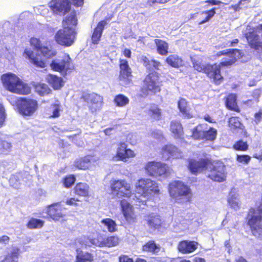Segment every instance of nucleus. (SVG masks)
<instances>
[{"label":"nucleus","instance_id":"1","mask_svg":"<svg viewBox=\"0 0 262 262\" xmlns=\"http://www.w3.org/2000/svg\"><path fill=\"white\" fill-rule=\"evenodd\" d=\"M221 56H225L219 63L203 64L197 60H192V65L194 70L206 74V76L215 85H218L223 82L224 77L222 74V68L229 67L233 65L237 59L241 58L243 52L237 49H228L220 51L214 54L213 57L217 59Z\"/></svg>","mask_w":262,"mask_h":262},{"label":"nucleus","instance_id":"2","mask_svg":"<svg viewBox=\"0 0 262 262\" xmlns=\"http://www.w3.org/2000/svg\"><path fill=\"white\" fill-rule=\"evenodd\" d=\"M1 80L4 88L13 93L28 95L31 92L30 88L16 74L8 72L1 76Z\"/></svg>","mask_w":262,"mask_h":262},{"label":"nucleus","instance_id":"3","mask_svg":"<svg viewBox=\"0 0 262 262\" xmlns=\"http://www.w3.org/2000/svg\"><path fill=\"white\" fill-rule=\"evenodd\" d=\"M162 81L160 74L157 72H149L143 80V85L140 89V96L145 97L149 94L155 95L161 91Z\"/></svg>","mask_w":262,"mask_h":262},{"label":"nucleus","instance_id":"4","mask_svg":"<svg viewBox=\"0 0 262 262\" xmlns=\"http://www.w3.org/2000/svg\"><path fill=\"white\" fill-rule=\"evenodd\" d=\"M168 192L170 197L175 200L185 199L187 202L191 201L192 193L191 189L181 181H174L170 183Z\"/></svg>","mask_w":262,"mask_h":262},{"label":"nucleus","instance_id":"5","mask_svg":"<svg viewBox=\"0 0 262 262\" xmlns=\"http://www.w3.org/2000/svg\"><path fill=\"white\" fill-rule=\"evenodd\" d=\"M136 192L146 198L149 195H159L161 193L159 184L148 178H141L135 184Z\"/></svg>","mask_w":262,"mask_h":262},{"label":"nucleus","instance_id":"6","mask_svg":"<svg viewBox=\"0 0 262 262\" xmlns=\"http://www.w3.org/2000/svg\"><path fill=\"white\" fill-rule=\"evenodd\" d=\"M111 194L116 197L130 198L134 194L130 183L125 179H113L110 182Z\"/></svg>","mask_w":262,"mask_h":262},{"label":"nucleus","instance_id":"7","mask_svg":"<svg viewBox=\"0 0 262 262\" xmlns=\"http://www.w3.org/2000/svg\"><path fill=\"white\" fill-rule=\"evenodd\" d=\"M244 36L251 49L257 53L262 52V24L250 28Z\"/></svg>","mask_w":262,"mask_h":262},{"label":"nucleus","instance_id":"8","mask_svg":"<svg viewBox=\"0 0 262 262\" xmlns=\"http://www.w3.org/2000/svg\"><path fill=\"white\" fill-rule=\"evenodd\" d=\"M209 173L208 178L214 182H223L226 181L227 172L224 163L220 160H210Z\"/></svg>","mask_w":262,"mask_h":262},{"label":"nucleus","instance_id":"9","mask_svg":"<svg viewBox=\"0 0 262 262\" xmlns=\"http://www.w3.org/2000/svg\"><path fill=\"white\" fill-rule=\"evenodd\" d=\"M144 169L148 176L154 178L166 177L169 173L168 166L160 161H148L145 164Z\"/></svg>","mask_w":262,"mask_h":262},{"label":"nucleus","instance_id":"10","mask_svg":"<svg viewBox=\"0 0 262 262\" xmlns=\"http://www.w3.org/2000/svg\"><path fill=\"white\" fill-rule=\"evenodd\" d=\"M77 32L74 28L63 27L56 32L54 38L57 43L65 47H70L73 44Z\"/></svg>","mask_w":262,"mask_h":262},{"label":"nucleus","instance_id":"11","mask_svg":"<svg viewBox=\"0 0 262 262\" xmlns=\"http://www.w3.org/2000/svg\"><path fill=\"white\" fill-rule=\"evenodd\" d=\"M19 112L23 116H31L38 108L37 100L27 98H19L16 101Z\"/></svg>","mask_w":262,"mask_h":262},{"label":"nucleus","instance_id":"12","mask_svg":"<svg viewBox=\"0 0 262 262\" xmlns=\"http://www.w3.org/2000/svg\"><path fill=\"white\" fill-rule=\"evenodd\" d=\"M30 45L47 58H51L56 55V51L51 46L43 45L39 38L32 37L30 39Z\"/></svg>","mask_w":262,"mask_h":262},{"label":"nucleus","instance_id":"13","mask_svg":"<svg viewBox=\"0 0 262 262\" xmlns=\"http://www.w3.org/2000/svg\"><path fill=\"white\" fill-rule=\"evenodd\" d=\"M121 212L125 222L128 225H132L137 222V215L134 208L127 201L122 199L120 202Z\"/></svg>","mask_w":262,"mask_h":262},{"label":"nucleus","instance_id":"14","mask_svg":"<svg viewBox=\"0 0 262 262\" xmlns=\"http://www.w3.org/2000/svg\"><path fill=\"white\" fill-rule=\"evenodd\" d=\"M85 101H89V109L92 113L100 111L103 104V97L96 93L86 94L82 96Z\"/></svg>","mask_w":262,"mask_h":262},{"label":"nucleus","instance_id":"15","mask_svg":"<svg viewBox=\"0 0 262 262\" xmlns=\"http://www.w3.org/2000/svg\"><path fill=\"white\" fill-rule=\"evenodd\" d=\"M119 80L125 84L131 82L133 77L132 70L129 66L128 61L124 59H119Z\"/></svg>","mask_w":262,"mask_h":262},{"label":"nucleus","instance_id":"16","mask_svg":"<svg viewBox=\"0 0 262 262\" xmlns=\"http://www.w3.org/2000/svg\"><path fill=\"white\" fill-rule=\"evenodd\" d=\"M210 159L200 158L198 160L190 159L188 160V168L193 174H197L207 170L211 163Z\"/></svg>","mask_w":262,"mask_h":262},{"label":"nucleus","instance_id":"17","mask_svg":"<svg viewBox=\"0 0 262 262\" xmlns=\"http://www.w3.org/2000/svg\"><path fill=\"white\" fill-rule=\"evenodd\" d=\"M55 14L64 16L71 10L69 0H53L50 6Z\"/></svg>","mask_w":262,"mask_h":262},{"label":"nucleus","instance_id":"18","mask_svg":"<svg viewBox=\"0 0 262 262\" xmlns=\"http://www.w3.org/2000/svg\"><path fill=\"white\" fill-rule=\"evenodd\" d=\"M62 207L60 203H54L47 206L46 213L47 217L58 221L62 220L66 214L62 212Z\"/></svg>","mask_w":262,"mask_h":262},{"label":"nucleus","instance_id":"19","mask_svg":"<svg viewBox=\"0 0 262 262\" xmlns=\"http://www.w3.org/2000/svg\"><path fill=\"white\" fill-rule=\"evenodd\" d=\"M71 62L72 59L69 55L64 54L58 61L52 60L50 63V67L54 71L62 72L70 69Z\"/></svg>","mask_w":262,"mask_h":262},{"label":"nucleus","instance_id":"20","mask_svg":"<svg viewBox=\"0 0 262 262\" xmlns=\"http://www.w3.org/2000/svg\"><path fill=\"white\" fill-rule=\"evenodd\" d=\"M136 154L134 151L127 148L124 142H120L118 145L115 158L117 160L126 161L128 159L134 158Z\"/></svg>","mask_w":262,"mask_h":262},{"label":"nucleus","instance_id":"21","mask_svg":"<svg viewBox=\"0 0 262 262\" xmlns=\"http://www.w3.org/2000/svg\"><path fill=\"white\" fill-rule=\"evenodd\" d=\"M97 161L95 156L87 155L76 160L74 165L78 169L85 170L93 166Z\"/></svg>","mask_w":262,"mask_h":262},{"label":"nucleus","instance_id":"22","mask_svg":"<svg viewBox=\"0 0 262 262\" xmlns=\"http://www.w3.org/2000/svg\"><path fill=\"white\" fill-rule=\"evenodd\" d=\"M198 246V242L195 241L183 240L179 242L177 249L182 254H187L194 252Z\"/></svg>","mask_w":262,"mask_h":262},{"label":"nucleus","instance_id":"23","mask_svg":"<svg viewBox=\"0 0 262 262\" xmlns=\"http://www.w3.org/2000/svg\"><path fill=\"white\" fill-rule=\"evenodd\" d=\"M146 223L150 228L159 231L163 227V222L159 215L151 213L146 216Z\"/></svg>","mask_w":262,"mask_h":262},{"label":"nucleus","instance_id":"24","mask_svg":"<svg viewBox=\"0 0 262 262\" xmlns=\"http://www.w3.org/2000/svg\"><path fill=\"white\" fill-rule=\"evenodd\" d=\"M24 54L30 60V62L37 67L43 68L46 67V62L41 59L39 55L35 54L32 51L27 49L25 50Z\"/></svg>","mask_w":262,"mask_h":262},{"label":"nucleus","instance_id":"25","mask_svg":"<svg viewBox=\"0 0 262 262\" xmlns=\"http://www.w3.org/2000/svg\"><path fill=\"white\" fill-rule=\"evenodd\" d=\"M106 22L105 20L99 21L96 27L94 29V31L91 35L92 43L94 45L98 44L100 40Z\"/></svg>","mask_w":262,"mask_h":262},{"label":"nucleus","instance_id":"26","mask_svg":"<svg viewBox=\"0 0 262 262\" xmlns=\"http://www.w3.org/2000/svg\"><path fill=\"white\" fill-rule=\"evenodd\" d=\"M170 131L175 139H182L184 138L183 127L180 121H172L170 125Z\"/></svg>","mask_w":262,"mask_h":262},{"label":"nucleus","instance_id":"27","mask_svg":"<svg viewBox=\"0 0 262 262\" xmlns=\"http://www.w3.org/2000/svg\"><path fill=\"white\" fill-rule=\"evenodd\" d=\"M178 107L180 112L188 119L192 118L193 116L191 112L189 102L184 98L181 97L178 102Z\"/></svg>","mask_w":262,"mask_h":262},{"label":"nucleus","instance_id":"28","mask_svg":"<svg viewBox=\"0 0 262 262\" xmlns=\"http://www.w3.org/2000/svg\"><path fill=\"white\" fill-rule=\"evenodd\" d=\"M149 118L153 121H158L162 118V111L158 105L152 103L147 111Z\"/></svg>","mask_w":262,"mask_h":262},{"label":"nucleus","instance_id":"29","mask_svg":"<svg viewBox=\"0 0 262 262\" xmlns=\"http://www.w3.org/2000/svg\"><path fill=\"white\" fill-rule=\"evenodd\" d=\"M74 193L79 196L88 198L90 196V187L85 183H77L73 188Z\"/></svg>","mask_w":262,"mask_h":262},{"label":"nucleus","instance_id":"30","mask_svg":"<svg viewBox=\"0 0 262 262\" xmlns=\"http://www.w3.org/2000/svg\"><path fill=\"white\" fill-rule=\"evenodd\" d=\"M226 107L229 110L239 113L241 110L237 103L236 96L234 94H229L225 98Z\"/></svg>","mask_w":262,"mask_h":262},{"label":"nucleus","instance_id":"31","mask_svg":"<svg viewBox=\"0 0 262 262\" xmlns=\"http://www.w3.org/2000/svg\"><path fill=\"white\" fill-rule=\"evenodd\" d=\"M46 80L55 90L60 89L63 85L62 78L55 75L48 74Z\"/></svg>","mask_w":262,"mask_h":262},{"label":"nucleus","instance_id":"32","mask_svg":"<svg viewBox=\"0 0 262 262\" xmlns=\"http://www.w3.org/2000/svg\"><path fill=\"white\" fill-rule=\"evenodd\" d=\"M216 8L213 7L210 10L201 11L196 13L199 16V24L202 25L209 21L215 13Z\"/></svg>","mask_w":262,"mask_h":262},{"label":"nucleus","instance_id":"33","mask_svg":"<svg viewBox=\"0 0 262 262\" xmlns=\"http://www.w3.org/2000/svg\"><path fill=\"white\" fill-rule=\"evenodd\" d=\"M62 24L63 27H70L75 29L78 24L76 11L74 10L69 15H67L63 19Z\"/></svg>","mask_w":262,"mask_h":262},{"label":"nucleus","instance_id":"34","mask_svg":"<svg viewBox=\"0 0 262 262\" xmlns=\"http://www.w3.org/2000/svg\"><path fill=\"white\" fill-rule=\"evenodd\" d=\"M161 249L159 244H157L154 240H149L142 246L141 250L143 252L156 254Z\"/></svg>","mask_w":262,"mask_h":262},{"label":"nucleus","instance_id":"35","mask_svg":"<svg viewBox=\"0 0 262 262\" xmlns=\"http://www.w3.org/2000/svg\"><path fill=\"white\" fill-rule=\"evenodd\" d=\"M165 62L170 66L179 68L184 65V61L181 57L176 54H171L165 59Z\"/></svg>","mask_w":262,"mask_h":262},{"label":"nucleus","instance_id":"36","mask_svg":"<svg viewBox=\"0 0 262 262\" xmlns=\"http://www.w3.org/2000/svg\"><path fill=\"white\" fill-rule=\"evenodd\" d=\"M140 61L148 70H150L152 69L159 70V67L161 66V63L160 61L155 59L150 60L146 56H142L141 57Z\"/></svg>","mask_w":262,"mask_h":262},{"label":"nucleus","instance_id":"37","mask_svg":"<svg viewBox=\"0 0 262 262\" xmlns=\"http://www.w3.org/2000/svg\"><path fill=\"white\" fill-rule=\"evenodd\" d=\"M154 43L156 46L157 52L161 55L164 56L168 53L169 46L168 43L160 39H155Z\"/></svg>","mask_w":262,"mask_h":262},{"label":"nucleus","instance_id":"38","mask_svg":"<svg viewBox=\"0 0 262 262\" xmlns=\"http://www.w3.org/2000/svg\"><path fill=\"white\" fill-rule=\"evenodd\" d=\"M178 152V148L172 144H167L165 145L162 148V155L163 157H166L167 159L176 156Z\"/></svg>","mask_w":262,"mask_h":262},{"label":"nucleus","instance_id":"39","mask_svg":"<svg viewBox=\"0 0 262 262\" xmlns=\"http://www.w3.org/2000/svg\"><path fill=\"white\" fill-rule=\"evenodd\" d=\"M207 125L206 124H199L196 125L192 130L191 137L195 140H203L204 134V126H205V128H206Z\"/></svg>","mask_w":262,"mask_h":262},{"label":"nucleus","instance_id":"40","mask_svg":"<svg viewBox=\"0 0 262 262\" xmlns=\"http://www.w3.org/2000/svg\"><path fill=\"white\" fill-rule=\"evenodd\" d=\"M35 91L40 96H45L51 93L50 88L45 83H37L34 85Z\"/></svg>","mask_w":262,"mask_h":262},{"label":"nucleus","instance_id":"41","mask_svg":"<svg viewBox=\"0 0 262 262\" xmlns=\"http://www.w3.org/2000/svg\"><path fill=\"white\" fill-rule=\"evenodd\" d=\"M120 239L116 235H112L105 237L104 247L111 248L119 245Z\"/></svg>","mask_w":262,"mask_h":262},{"label":"nucleus","instance_id":"42","mask_svg":"<svg viewBox=\"0 0 262 262\" xmlns=\"http://www.w3.org/2000/svg\"><path fill=\"white\" fill-rule=\"evenodd\" d=\"M114 102L117 106L123 107L129 103V99L123 94H118L114 97Z\"/></svg>","mask_w":262,"mask_h":262},{"label":"nucleus","instance_id":"43","mask_svg":"<svg viewBox=\"0 0 262 262\" xmlns=\"http://www.w3.org/2000/svg\"><path fill=\"white\" fill-rule=\"evenodd\" d=\"M228 126L232 129H242L243 125L238 117H231L228 119Z\"/></svg>","mask_w":262,"mask_h":262},{"label":"nucleus","instance_id":"44","mask_svg":"<svg viewBox=\"0 0 262 262\" xmlns=\"http://www.w3.org/2000/svg\"><path fill=\"white\" fill-rule=\"evenodd\" d=\"M101 223L106 227L110 232H114L117 230L116 222L110 218L104 219L101 220Z\"/></svg>","mask_w":262,"mask_h":262},{"label":"nucleus","instance_id":"45","mask_svg":"<svg viewBox=\"0 0 262 262\" xmlns=\"http://www.w3.org/2000/svg\"><path fill=\"white\" fill-rule=\"evenodd\" d=\"M217 135V130L213 127H210L208 130H204L203 140L213 141L215 139Z\"/></svg>","mask_w":262,"mask_h":262},{"label":"nucleus","instance_id":"46","mask_svg":"<svg viewBox=\"0 0 262 262\" xmlns=\"http://www.w3.org/2000/svg\"><path fill=\"white\" fill-rule=\"evenodd\" d=\"M44 224V221L35 218H31L27 224V227L29 229L41 228Z\"/></svg>","mask_w":262,"mask_h":262},{"label":"nucleus","instance_id":"47","mask_svg":"<svg viewBox=\"0 0 262 262\" xmlns=\"http://www.w3.org/2000/svg\"><path fill=\"white\" fill-rule=\"evenodd\" d=\"M11 144L0 138V155H7L11 151Z\"/></svg>","mask_w":262,"mask_h":262},{"label":"nucleus","instance_id":"48","mask_svg":"<svg viewBox=\"0 0 262 262\" xmlns=\"http://www.w3.org/2000/svg\"><path fill=\"white\" fill-rule=\"evenodd\" d=\"M233 149L236 151H246L249 148V145L247 142L242 140L236 141L233 145Z\"/></svg>","mask_w":262,"mask_h":262},{"label":"nucleus","instance_id":"49","mask_svg":"<svg viewBox=\"0 0 262 262\" xmlns=\"http://www.w3.org/2000/svg\"><path fill=\"white\" fill-rule=\"evenodd\" d=\"M76 181V177L74 174H69L64 177L62 180V182L63 186L64 188H71Z\"/></svg>","mask_w":262,"mask_h":262},{"label":"nucleus","instance_id":"50","mask_svg":"<svg viewBox=\"0 0 262 262\" xmlns=\"http://www.w3.org/2000/svg\"><path fill=\"white\" fill-rule=\"evenodd\" d=\"M76 259L78 262H93L94 260L93 255L88 252L79 253Z\"/></svg>","mask_w":262,"mask_h":262},{"label":"nucleus","instance_id":"51","mask_svg":"<svg viewBox=\"0 0 262 262\" xmlns=\"http://www.w3.org/2000/svg\"><path fill=\"white\" fill-rule=\"evenodd\" d=\"M105 237L102 235L101 234H97V235L92 238L90 239V242L92 244L99 247H104V243Z\"/></svg>","mask_w":262,"mask_h":262},{"label":"nucleus","instance_id":"52","mask_svg":"<svg viewBox=\"0 0 262 262\" xmlns=\"http://www.w3.org/2000/svg\"><path fill=\"white\" fill-rule=\"evenodd\" d=\"M235 160L238 163L248 165L251 160V157L249 155L246 154L237 155L235 157Z\"/></svg>","mask_w":262,"mask_h":262},{"label":"nucleus","instance_id":"53","mask_svg":"<svg viewBox=\"0 0 262 262\" xmlns=\"http://www.w3.org/2000/svg\"><path fill=\"white\" fill-rule=\"evenodd\" d=\"M262 120V108H260L253 115L252 122L255 124H259Z\"/></svg>","mask_w":262,"mask_h":262},{"label":"nucleus","instance_id":"54","mask_svg":"<svg viewBox=\"0 0 262 262\" xmlns=\"http://www.w3.org/2000/svg\"><path fill=\"white\" fill-rule=\"evenodd\" d=\"M80 200L75 198H70L68 199L66 201V204L69 206H78Z\"/></svg>","mask_w":262,"mask_h":262},{"label":"nucleus","instance_id":"55","mask_svg":"<svg viewBox=\"0 0 262 262\" xmlns=\"http://www.w3.org/2000/svg\"><path fill=\"white\" fill-rule=\"evenodd\" d=\"M20 249L19 248L17 247H12L11 251L8 254L17 259L20 254Z\"/></svg>","mask_w":262,"mask_h":262},{"label":"nucleus","instance_id":"56","mask_svg":"<svg viewBox=\"0 0 262 262\" xmlns=\"http://www.w3.org/2000/svg\"><path fill=\"white\" fill-rule=\"evenodd\" d=\"M71 7V5H73L75 7H82L84 4V0H69Z\"/></svg>","mask_w":262,"mask_h":262},{"label":"nucleus","instance_id":"57","mask_svg":"<svg viewBox=\"0 0 262 262\" xmlns=\"http://www.w3.org/2000/svg\"><path fill=\"white\" fill-rule=\"evenodd\" d=\"M5 120V113L3 106L0 104V127L2 126Z\"/></svg>","mask_w":262,"mask_h":262},{"label":"nucleus","instance_id":"58","mask_svg":"<svg viewBox=\"0 0 262 262\" xmlns=\"http://www.w3.org/2000/svg\"><path fill=\"white\" fill-rule=\"evenodd\" d=\"M119 262H134L133 258L125 255H122L119 257Z\"/></svg>","mask_w":262,"mask_h":262},{"label":"nucleus","instance_id":"59","mask_svg":"<svg viewBox=\"0 0 262 262\" xmlns=\"http://www.w3.org/2000/svg\"><path fill=\"white\" fill-rule=\"evenodd\" d=\"M243 7H241L239 2L236 4L232 5L229 7V9L233 10L234 12L239 11Z\"/></svg>","mask_w":262,"mask_h":262},{"label":"nucleus","instance_id":"60","mask_svg":"<svg viewBox=\"0 0 262 262\" xmlns=\"http://www.w3.org/2000/svg\"><path fill=\"white\" fill-rule=\"evenodd\" d=\"M54 106L55 108L53 110L52 114L50 116V118H57L60 115L59 107L56 105H54Z\"/></svg>","mask_w":262,"mask_h":262},{"label":"nucleus","instance_id":"61","mask_svg":"<svg viewBox=\"0 0 262 262\" xmlns=\"http://www.w3.org/2000/svg\"><path fill=\"white\" fill-rule=\"evenodd\" d=\"M10 237L7 235H2L0 236V243L8 244L10 241Z\"/></svg>","mask_w":262,"mask_h":262},{"label":"nucleus","instance_id":"62","mask_svg":"<svg viewBox=\"0 0 262 262\" xmlns=\"http://www.w3.org/2000/svg\"><path fill=\"white\" fill-rule=\"evenodd\" d=\"M4 261L5 262H17V259L8 254L5 256Z\"/></svg>","mask_w":262,"mask_h":262},{"label":"nucleus","instance_id":"63","mask_svg":"<svg viewBox=\"0 0 262 262\" xmlns=\"http://www.w3.org/2000/svg\"><path fill=\"white\" fill-rule=\"evenodd\" d=\"M205 3L210 5H219L222 3L221 1L218 0H206Z\"/></svg>","mask_w":262,"mask_h":262},{"label":"nucleus","instance_id":"64","mask_svg":"<svg viewBox=\"0 0 262 262\" xmlns=\"http://www.w3.org/2000/svg\"><path fill=\"white\" fill-rule=\"evenodd\" d=\"M203 119L207 122L210 123H215V121L210 115L206 114L203 117Z\"/></svg>","mask_w":262,"mask_h":262}]
</instances>
